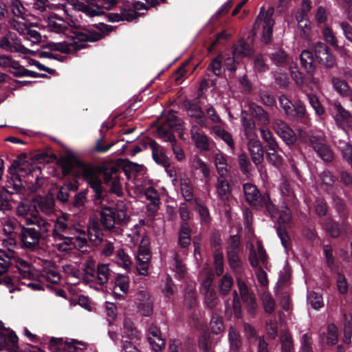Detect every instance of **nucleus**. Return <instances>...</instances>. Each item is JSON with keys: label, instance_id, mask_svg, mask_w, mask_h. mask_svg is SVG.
I'll return each mask as SVG.
<instances>
[{"label": "nucleus", "instance_id": "nucleus-1", "mask_svg": "<svg viewBox=\"0 0 352 352\" xmlns=\"http://www.w3.org/2000/svg\"><path fill=\"white\" fill-rule=\"evenodd\" d=\"M45 19L48 32L68 38V41L50 43V49L68 54L85 48L86 41H98L104 35V31L109 32L113 29L112 26L100 23L98 26L89 25L85 32H80L69 16L63 17L55 13H50Z\"/></svg>", "mask_w": 352, "mask_h": 352}, {"label": "nucleus", "instance_id": "nucleus-2", "mask_svg": "<svg viewBox=\"0 0 352 352\" xmlns=\"http://www.w3.org/2000/svg\"><path fill=\"white\" fill-rule=\"evenodd\" d=\"M250 110L252 118L245 111H241V121L245 133L249 140V151L253 162L261 168L263 167L264 151L261 142L256 139V128L259 129L261 135L264 138V129L263 118L264 110L261 106L254 103L250 105Z\"/></svg>", "mask_w": 352, "mask_h": 352}, {"label": "nucleus", "instance_id": "nucleus-3", "mask_svg": "<svg viewBox=\"0 0 352 352\" xmlns=\"http://www.w3.org/2000/svg\"><path fill=\"white\" fill-rule=\"evenodd\" d=\"M63 173L64 175H75L82 177L93 188L95 192L96 204L101 203V171L92 166L85 164L76 159L67 157L62 162Z\"/></svg>", "mask_w": 352, "mask_h": 352}, {"label": "nucleus", "instance_id": "nucleus-4", "mask_svg": "<svg viewBox=\"0 0 352 352\" xmlns=\"http://www.w3.org/2000/svg\"><path fill=\"white\" fill-rule=\"evenodd\" d=\"M237 285L240 293L239 296L237 292H233V299L232 302V307L228 300L226 301V314L230 317L232 311L236 318H242V306L241 299L245 305V308L249 315L253 316L255 315L257 309V303L254 294L250 290L246 283L241 277L237 278Z\"/></svg>", "mask_w": 352, "mask_h": 352}, {"label": "nucleus", "instance_id": "nucleus-5", "mask_svg": "<svg viewBox=\"0 0 352 352\" xmlns=\"http://www.w3.org/2000/svg\"><path fill=\"white\" fill-rule=\"evenodd\" d=\"M10 176L8 177L6 188L10 193L21 192L23 190H28L30 192H36L38 184H29L23 182L21 177L29 175L32 168L28 163L14 160L8 170Z\"/></svg>", "mask_w": 352, "mask_h": 352}, {"label": "nucleus", "instance_id": "nucleus-6", "mask_svg": "<svg viewBox=\"0 0 352 352\" xmlns=\"http://www.w3.org/2000/svg\"><path fill=\"white\" fill-rule=\"evenodd\" d=\"M32 224L36 226L38 230L34 228L22 227L19 232L22 246L29 250H33L38 245L42 234L52 230L51 223L41 217L27 218V225Z\"/></svg>", "mask_w": 352, "mask_h": 352}, {"label": "nucleus", "instance_id": "nucleus-7", "mask_svg": "<svg viewBox=\"0 0 352 352\" xmlns=\"http://www.w3.org/2000/svg\"><path fill=\"white\" fill-rule=\"evenodd\" d=\"M94 201L95 205H96L95 198ZM105 198L103 196L102 188L101 187V203L97 204V205L100 206L101 208V223L105 229L110 230L114 227L116 223L124 221L127 218V208L125 204L122 201L117 203L115 208L104 206L103 204Z\"/></svg>", "mask_w": 352, "mask_h": 352}, {"label": "nucleus", "instance_id": "nucleus-8", "mask_svg": "<svg viewBox=\"0 0 352 352\" xmlns=\"http://www.w3.org/2000/svg\"><path fill=\"white\" fill-rule=\"evenodd\" d=\"M72 265H62L65 271L70 270ZM109 265H85L82 272L78 269L71 268L72 275L80 278L87 283H96L100 285L108 281Z\"/></svg>", "mask_w": 352, "mask_h": 352}, {"label": "nucleus", "instance_id": "nucleus-9", "mask_svg": "<svg viewBox=\"0 0 352 352\" xmlns=\"http://www.w3.org/2000/svg\"><path fill=\"white\" fill-rule=\"evenodd\" d=\"M298 136L302 142L309 144L324 161L331 162L333 160V151L329 146L327 144L325 136L323 134L309 135L300 129L298 131Z\"/></svg>", "mask_w": 352, "mask_h": 352}, {"label": "nucleus", "instance_id": "nucleus-10", "mask_svg": "<svg viewBox=\"0 0 352 352\" xmlns=\"http://www.w3.org/2000/svg\"><path fill=\"white\" fill-rule=\"evenodd\" d=\"M9 25L12 29L23 36L25 41H30L32 45H37L41 42L42 36L41 34L38 31L32 29V23L28 22L26 16L10 19Z\"/></svg>", "mask_w": 352, "mask_h": 352}, {"label": "nucleus", "instance_id": "nucleus-11", "mask_svg": "<svg viewBox=\"0 0 352 352\" xmlns=\"http://www.w3.org/2000/svg\"><path fill=\"white\" fill-rule=\"evenodd\" d=\"M265 209L268 211L272 218H276L279 224L277 228L278 234L281 240L282 244L285 249L289 248V239L286 233L282 230V228L285 229L287 224L290 221L292 215L289 209L287 207H283L280 211H276L274 206L270 203H267L265 200Z\"/></svg>", "mask_w": 352, "mask_h": 352}, {"label": "nucleus", "instance_id": "nucleus-12", "mask_svg": "<svg viewBox=\"0 0 352 352\" xmlns=\"http://www.w3.org/2000/svg\"><path fill=\"white\" fill-rule=\"evenodd\" d=\"M278 101L281 109L287 117L299 120L305 124H309V116L305 106L302 103L298 102L294 104L285 95L280 96Z\"/></svg>", "mask_w": 352, "mask_h": 352}, {"label": "nucleus", "instance_id": "nucleus-13", "mask_svg": "<svg viewBox=\"0 0 352 352\" xmlns=\"http://www.w3.org/2000/svg\"><path fill=\"white\" fill-rule=\"evenodd\" d=\"M74 217L71 214L62 213L56 217L54 222L53 236L54 237L61 238L63 233L67 234H75L80 230V225L73 220Z\"/></svg>", "mask_w": 352, "mask_h": 352}, {"label": "nucleus", "instance_id": "nucleus-14", "mask_svg": "<svg viewBox=\"0 0 352 352\" xmlns=\"http://www.w3.org/2000/svg\"><path fill=\"white\" fill-rule=\"evenodd\" d=\"M332 116L337 126L346 134V129L352 121L351 113L338 101H335L332 104Z\"/></svg>", "mask_w": 352, "mask_h": 352}, {"label": "nucleus", "instance_id": "nucleus-15", "mask_svg": "<svg viewBox=\"0 0 352 352\" xmlns=\"http://www.w3.org/2000/svg\"><path fill=\"white\" fill-rule=\"evenodd\" d=\"M23 268L20 267V265H14L16 270H18L19 276H18L19 281L22 285H27L34 291L44 290L43 287L37 283H32L31 280L35 279L36 274L31 270L32 265H21Z\"/></svg>", "mask_w": 352, "mask_h": 352}, {"label": "nucleus", "instance_id": "nucleus-16", "mask_svg": "<svg viewBox=\"0 0 352 352\" xmlns=\"http://www.w3.org/2000/svg\"><path fill=\"white\" fill-rule=\"evenodd\" d=\"M135 304L138 311L145 317H150L153 313V304L149 294L145 290H140L135 295Z\"/></svg>", "mask_w": 352, "mask_h": 352}, {"label": "nucleus", "instance_id": "nucleus-17", "mask_svg": "<svg viewBox=\"0 0 352 352\" xmlns=\"http://www.w3.org/2000/svg\"><path fill=\"white\" fill-rule=\"evenodd\" d=\"M190 137L195 147L200 152H206L210 150L211 140L197 124H192L190 129Z\"/></svg>", "mask_w": 352, "mask_h": 352}, {"label": "nucleus", "instance_id": "nucleus-18", "mask_svg": "<svg viewBox=\"0 0 352 352\" xmlns=\"http://www.w3.org/2000/svg\"><path fill=\"white\" fill-rule=\"evenodd\" d=\"M104 182L109 187L111 192L120 197L122 195V188L120 182V177L115 167L110 170L106 169L103 173Z\"/></svg>", "mask_w": 352, "mask_h": 352}, {"label": "nucleus", "instance_id": "nucleus-19", "mask_svg": "<svg viewBox=\"0 0 352 352\" xmlns=\"http://www.w3.org/2000/svg\"><path fill=\"white\" fill-rule=\"evenodd\" d=\"M67 0L66 6L72 7L74 10L82 11L87 16L93 17L103 14V11L98 7L94 8L88 1L82 0Z\"/></svg>", "mask_w": 352, "mask_h": 352}, {"label": "nucleus", "instance_id": "nucleus-20", "mask_svg": "<svg viewBox=\"0 0 352 352\" xmlns=\"http://www.w3.org/2000/svg\"><path fill=\"white\" fill-rule=\"evenodd\" d=\"M276 143L271 132L265 131V153L267 160L273 166L278 167L282 164V158L276 153Z\"/></svg>", "mask_w": 352, "mask_h": 352}, {"label": "nucleus", "instance_id": "nucleus-21", "mask_svg": "<svg viewBox=\"0 0 352 352\" xmlns=\"http://www.w3.org/2000/svg\"><path fill=\"white\" fill-rule=\"evenodd\" d=\"M18 342L19 338L12 330L8 331L7 334L0 331V350H6L8 352H22Z\"/></svg>", "mask_w": 352, "mask_h": 352}, {"label": "nucleus", "instance_id": "nucleus-22", "mask_svg": "<svg viewBox=\"0 0 352 352\" xmlns=\"http://www.w3.org/2000/svg\"><path fill=\"white\" fill-rule=\"evenodd\" d=\"M273 129L287 144H294L296 136L294 131L282 120L276 119L273 122Z\"/></svg>", "mask_w": 352, "mask_h": 352}, {"label": "nucleus", "instance_id": "nucleus-23", "mask_svg": "<svg viewBox=\"0 0 352 352\" xmlns=\"http://www.w3.org/2000/svg\"><path fill=\"white\" fill-rule=\"evenodd\" d=\"M316 56L318 61L327 67H332L336 64L334 56L329 52L327 46L321 42H318L314 47Z\"/></svg>", "mask_w": 352, "mask_h": 352}, {"label": "nucleus", "instance_id": "nucleus-24", "mask_svg": "<svg viewBox=\"0 0 352 352\" xmlns=\"http://www.w3.org/2000/svg\"><path fill=\"white\" fill-rule=\"evenodd\" d=\"M185 107L188 116L195 119V122L201 127H207V118L201 107L196 103L186 101Z\"/></svg>", "mask_w": 352, "mask_h": 352}, {"label": "nucleus", "instance_id": "nucleus-25", "mask_svg": "<svg viewBox=\"0 0 352 352\" xmlns=\"http://www.w3.org/2000/svg\"><path fill=\"white\" fill-rule=\"evenodd\" d=\"M148 341L155 351H160L165 346V340L162 338L161 331L155 325H151L148 329Z\"/></svg>", "mask_w": 352, "mask_h": 352}, {"label": "nucleus", "instance_id": "nucleus-26", "mask_svg": "<svg viewBox=\"0 0 352 352\" xmlns=\"http://www.w3.org/2000/svg\"><path fill=\"white\" fill-rule=\"evenodd\" d=\"M148 146L152 150V155L154 161L164 168L169 166V162L164 151L154 140L148 141Z\"/></svg>", "mask_w": 352, "mask_h": 352}, {"label": "nucleus", "instance_id": "nucleus-27", "mask_svg": "<svg viewBox=\"0 0 352 352\" xmlns=\"http://www.w3.org/2000/svg\"><path fill=\"white\" fill-rule=\"evenodd\" d=\"M244 328L250 344L254 345L258 352H264V336H258L256 329L249 324H245Z\"/></svg>", "mask_w": 352, "mask_h": 352}, {"label": "nucleus", "instance_id": "nucleus-28", "mask_svg": "<svg viewBox=\"0 0 352 352\" xmlns=\"http://www.w3.org/2000/svg\"><path fill=\"white\" fill-rule=\"evenodd\" d=\"M34 206L46 215H52L56 211L54 199L50 196L36 198Z\"/></svg>", "mask_w": 352, "mask_h": 352}, {"label": "nucleus", "instance_id": "nucleus-29", "mask_svg": "<svg viewBox=\"0 0 352 352\" xmlns=\"http://www.w3.org/2000/svg\"><path fill=\"white\" fill-rule=\"evenodd\" d=\"M292 270L290 265H285L279 272V276L276 283L275 290L289 289L292 284Z\"/></svg>", "mask_w": 352, "mask_h": 352}, {"label": "nucleus", "instance_id": "nucleus-30", "mask_svg": "<svg viewBox=\"0 0 352 352\" xmlns=\"http://www.w3.org/2000/svg\"><path fill=\"white\" fill-rule=\"evenodd\" d=\"M0 47L10 52H15L23 54H35L34 51L28 49L21 43H18L16 42L12 43L6 37H3L0 39Z\"/></svg>", "mask_w": 352, "mask_h": 352}, {"label": "nucleus", "instance_id": "nucleus-31", "mask_svg": "<svg viewBox=\"0 0 352 352\" xmlns=\"http://www.w3.org/2000/svg\"><path fill=\"white\" fill-rule=\"evenodd\" d=\"M213 161L219 176L226 177L228 173L226 155L219 150L214 151Z\"/></svg>", "mask_w": 352, "mask_h": 352}, {"label": "nucleus", "instance_id": "nucleus-32", "mask_svg": "<svg viewBox=\"0 0 352 352\" xmlns=\"http://www.w3.org/2000/svg\"><path fill=\"white\" fill-rule=\"evenodd\" d=\"M243 192L247 201L252 206H257L261 201V195L256 186L246 183L243 185Z\"/></svg>", "mask_w": 352, "mask_h": 352}, {"label": "nucleus", "instance_id": "nucleus-33", "mask_svg": "<svg viewBox=\"0 0 352 352\" xmlns=\"http://www.w3.org/2000/svg\"><path fill=\"white\" fill-rule=\"evenodd\" d=\"M346 140L338 138L336 135L333 137L335 144L340 150L343 158L349 163L352 162V145L347 140V134H344Z\"/></svg>", "mask_w": 352, "mask_h": 352}, {"label": "nucleus", "instance_id": "nucleus-34", "mask_svg": "<svg viewBox=\"0 0 352 352\" xmlns=\"http://www.w3.org/2000/svg\"><path fill=\"white\" fill-rule=\"evenodd\" d=\"M149 244V239L146 236H142L138 254L135 256L137 261L139 262L138 264H146L149 261L151 258Z\"/></svg>", "mask_w": 352, "mask_h": 352}, {"label": "nucleus", "instance_id": "nucleus-35", "mask_svg": "<svg viewBox=\"0 0 352 352\" xmlns=\"http://www.w3.org/2000/svg\"><path fill=\"white\" fill-rule=\"evenodd\" d=\"M89 241L95 245H98L102 239V233L98 223L95 220H90L87 228V234Z\"/></svg>", "mask_w": 352, "mask_h": 352}, {"label": "nucleus", "instance_id": "nucleus-36", "mask_svg": "<svg viewBox=\"0 0 352 352\" xmlns=\"http://www.w3.org/2000/svg\"><path fill=\"white\" fill-rule=\"evenodd\" d=\"M1 225L4 233L10 236L8 243L10 245L15 244L14 238L19 229L18 223L14 220L8 218L1 221Z\"/></svg>", "mask_w": 352, "mask_h": 352}, {"label": "nucleus", "instance_id": "nucleus-37", "mask_svg": "<svg viewBox=\"0 0 352 352\" xmlns=\"http://www.w3.org/2000/svg\"><path fill=\"white\" fill-rule=\"evenodd\" d=\"M137 12L132 9H123L120 13L111 12L107 14V18L111 22H118L120 21H131L137 17Z\"/></svg>", "mask_w": 352, "mask_h": 352}, {"label": "nucleus", "instance_id": "nucleus-38", "mask_svg": "<svg viewBox=\"0 0 352 352\" xmlns=\"http://www.w3.org/2000/svg\"><path fill=\"white\" fill-rule=\"evenodd\" d=\"M296 20L298 21V30L300 35L307 38L311 32V23L307 18L305 11H302L296 15Z\"/></svg>", "mask_w": 352, "mask_h": 352}, {"label": "nucleus", "instance_id": "nucleus-39", "mask_svg": "<svg viewBox=\"0 0 352 352\" xmlns=\"http://www.w3.org/2000/svg\"><path fill=\"white\" fill-rule=\"evenodd\" d=\"M145 196L150 203L147 205V209L151 212L157 210L160 204V195L158 192L153 187H148L145 190Z\"/></svg>", "mask_w": 352, "mask_h": 352}, {"label": "nucleus", "instance_id": "nucleus-40", "mask_svg": "<svg viewBox=\"0 0 352 352\" xmlns=\"http://www.w3.org/2000/svg\"><path fill=\"white\" fill-rule=\"evenodd\" d=\"M180 188L183 197L186 201H190L193 198V185L191 179L186 175L180 176Z\"/></svg>", "mask_w": 352, "mask_h": 352}, {"label": "nucleus", "instance_id": "nucleus-41", "mask_svg": "<svg viewBox=\"0 0 352 352\" xmlns=\"http://www.w3.org/2000/svg\"><path fill=\"white\" fill-rule=\"evenodd\" d=\"M0 264H28L26 261L19 258L16 253L10 250L0 251Z\"/></svg>", "mask_w": 352, "mask_h": 352}, {"label": "nucleus", "instance_id": "nucleus-42", "mask_svg": "<svg viewBox=\"0 0 352 352\" xmlns=\"http://www.w3.org/2000/svg\"><path fill=\"white\" fill-rule=\"evenodd\" d=\"M216 191L217 196L222 200H227L231 195L230 185L226 179V177H219L217 179L216 186Z\"/></svg>", "mask_w": 352, "mask_h": 352}, {"label": "nucleus", "instance_id": "nucleus-43", "mask_svg": "<svg viewBox=\"0 0 352 352\" xmlns=\"http://www.w3.org/2000/svg\"><path fill=\"white\" fill-rule=\"evenodd\" d=\"M193 345L190 342H182L179 339L170 340L168 352H193Z\"/></svg>", "mask_w": 352, "mask_h": 352}, {"label": "nucleus", "instance_id": "nucleus-44", "mask_svg": "<svg viewBox=\"0 0 352 352\" xmlns=\"http://www.w3.org/2000/svg\"><path fill=\"white\" fill-rule=\"evenodd\" d=\"M331 83L333 89L342 96L348 97L352 93V89L344 80L338 77H332Z\"/></svg>", "mask_w": 352, "mask_h": 352}, {"label": "nucleus", "instance_id": "nucleus-45", "mask_svg": "<svg viewBox=\"0 0 352 352\" xmlns=\"http://www.w3.org/2000/svg\"><path fill=\"white\" fill-rule=\"evenodd\" d=\"M232 53L234 57L241 58L250 56L252 51L248 43H246L243 39H240L239 44L232 47Z\"/></svg>", "mask_w": 352, "mask_h": 352}, {"label": "nucleus", "instance_id": "nucleus-46", "mask_svg": "<svg viewBox=\"0 0 352 352\" xmlns=\"http://www.w3.org/2000/svg\"><path fill=\"white\" fill-rule=\"evenodd\" d=\"M73 235L69 238L72 241V245L74 248L81 249L87 245V233L81 226L80 230Z\"/></svg>", "mask_w": 352, "mask_h": 352}, {"label": "nucleus", "instance_id": "nucleus-47", "mask_svg": "<svg viewBox=\"0 0 352 352\" xmlns=\"http://www.w3.org/2000/svg\"><path fill=\"white\" fill-rule=\"evenodd\" d=\"M211 133L216 137L223 140L229 147L234 148V142L231 134L219 125H214L211 129Z\"/></svg>", "mask_w": 352, "mask_h": 352}, {"label": "nucleus", "instance_id": "nucleus-48", "mask_svg": "<svg viewBox=\"0 0 352 352\" xmlns=\"http://www.w3.org/2000/svg\"><path fill=\"white\" fill-rule=\"evenodd\" d=\"M190 228L187 223L181 225L179 232V243L181 247L186 248L190 243Z\"/></svg>", "mask_w": 352, "mask_h": 352}, {"label": "nucleus", "instance_id": "nucleus-49", "mask_svg": "<svg viewBox=\"0 0 352 352\" xmlns=\"http://www.w3.org/2000/svg\"><path fill=\"white\" fill-rule=\"evenodd\" d=\"M124 336L129 340H140V333L135 327L134 323L130 319L125 318L124 320Z\"/></svg>", "mask_w": 352, "mask_h": 352}, {"label": "nucleus", "instance_id": "nucleus-50", "mask_svg": "<svg viewBox=\"0 0 352 352\" xmlns=\"http://www.w3.org/2000/svg\"><path fill=\"white\" fill-rule=\"evenodd\" d=\"M31 4L32 8L41 13L44 19L51 13L52 6L47 0H32Z\"/></svg>", "mask_w": 352, "mask_h": 352}, {"label": "nucleus", "instance_id": "nucleus-51", "mask_svg": "<svg viewBox=\"0 0 352 352\" xmlns=\"http://www.w3.org/2000/svg\"><path fill=\"white\" fill-rule=\"evenodd\" d=\"M210 325L211 331L214 334H219L223 331L224 325L223 318L218 311H214L212 312Z\"/></svg>", "mask_w": 352, "mask_h": 352}, {"label": "nucleus", "instance_id": "nucleus-52", "mask_svg": "<svg viewBox=\"0 0 352 352\" xmlns=\"http://www.w3.org/2000/svg\"><path fill=\"white\" fill-rule=\"evenodd\" d=\"M279 340L281 345V352H292L294 351V340L289 332L283 331Z\"/></svg>", "mask_w": 352, "mask_h": 352}, {"label": "nucleus", "instance_id": "nucleus-53", "mask_svg": "<svg viewBox=\"0 0 352 352\" xmlns=\"http://www.w3.org/2000/svg\"><path fill=\"white\" fill-rule=\"evenodd\" d=\"M300 59L302 67L307 73H312L314 71V57L311 52L308 50L302 51Z\"/></svg>", "mask_w": 352, "mask_h": 352}, {"label": "nucleus", "instance_id": "nucleus-54", "mask_svg": "<svg viewBox=\"0 0 352 352\" xmlns=\"http://www.w3.org/2000/svg\"><path fill=\"white\" fill-rule=\"evenodd\" d=\"M323 36L324 40L331 44L332 46H333L341 54H344L345 56H349V55L346 52L345 50L342 47H339L337 43V40L332 32V30L326 27L323 29L322 31Z\"/></svg>", "mask_w": 352, "mask_h": 352}, {"label": "nucleus", "instance_id": "nucleus-55", "mask_svg": "<svg viewBox=\"0 0 352 352\" xmlns=\"http://www.w3.org/2000/svg\"><path fill=\"white\" fill-rule=\"evenodd\" d=\"M338 329L333 323H330L327 327L326 343L329 346H333L338 341Z\"/></svg>", "mask_w": 352, "mask_h": 352}, {"label": "nucleus", "instance_id": "nucleus-56", "mask_svg": "<svg viewBox=\"0 0 352 352\" xmlns=\"http://www.w3.org/2000/svg\"><path fill=\"white\" fill-rule=\"evenodd\" d=\"M0 66L10 68V72L16 76V73L15 72H17L19 69L20 64L17 61L12 59L9 56L1 55L0 56Z\"/></svg>", "mask_w": 352, "mask_h": 352}, {"label": "nucleus", "instance_id": "nucleus-57", "mask_svg": "<svg viewBox=\"0 0 352 352\" xmlns=\"http://www.w3.org/2000/svg\"><path fill=\"white\" fill-rule=\"evenodd\" d=\"M228 338L230 351L239 352L242 344L240 335L235 330H230Z\"/></svg>", "mask_w": 352, "mask_h": 352}, {"label": "nucleus", "instance_id": "nucleus-58", "mask_svg": "<svg viewBox=\"0 0 352 352\" xmlns=\"http://www.w3.org/2000/svg\"><path fill=\"white\" fill-rule=\"evenodd\" d=\"M276 296L280 298L282 308L287 311L290 309V289L275 290Z\"/></svg>", "mask_w": 352, "mask_h": 352}, {"label": "nucleus", "instance_id": "nucleus-59", "mask_svg": "<svg viewBox=\"0 0 352 352\" xmlns=\"http://www.w3.org/2000/svg\"><path fill=\"white\" fill-rule=\"evenodd\" d=\"M233 0H228L219 9L210 17L208 23L214 24L221 16L226 14L233 5Z\"/></svg>", "mask_w": 352, "mask_h": 352}, {"label": "nucleus", "instance_id": "nucleus-60", "mask_svg": "<svg viewBox=\"0 0 352 352\" xmlns=\"http://www.w3.org/2000/svg\"><path fill=\"white\" fill-rule=\"evenodd\" d=\"M233 0H228L219 9L210 17L208 23L214 24L221 16L226 14L233 5Z\"/></svg>", "mask_w": 352, "mask_h": 352}, {"label": "nucleus", "instance_id": "nucleus-61", "mask_svg": "<svg viewBox=\"0 0 352 352\" xmlns=\"http://www.w3.org/2000/svg\"><path fill=\"white\" fill-rule=\"evenodd\" d=\"M220 300L216 290L204 295V305L210 309H214L219 304Z\"/></svg>", "mask_w": 352, "mask_h": 352}, {"label": "nucleus", "instance_id": "nucleus-62", "mask_svg": "<svg viewBox=\"0 0 352 352\" xmlns=\"http://www.w3.org/2000/svg\"><path fill=\"white\" fill-rule=\"evenodd\" d=\"M56 266V265H47L49 267L44 270L45 274H42V276L44 277L47 282L52 284H57L60 280V275L55 270Z\"/></svg>", "mask_w": 352, "mask_h": 352}, {"label": "nucleus", "instance_id": "nucleus-63", "mask_svg": "<svg viewBox=\"0 0 352 352\" xmlns=\"http://www.w3.org/2000/svg\"><path fill=\"white\" fill-rule=\"evenodd\" d=\"M233 285V279L231 276L225 274L221 279L219 284V292L221 295L226 296L230 292Z\"/></svg>", "mask_w": 352, "mask_h": 352}, {"label": "nucleus", "instance_id": "nucleus-64", "mask_svg": "<svg viewBox=\"0 0 352 352\" xmlns=\"http://www.w3.org/2000/svg\"><path fill=\"white\" fill-rule=\"evenodd\" d=\"M10 7L14 17L26 16L25 8L20 0H10Z\"/></svg>", "mask_w": 352, "mask_h": 352}]
</instances>
